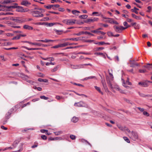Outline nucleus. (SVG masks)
Here are the masks:
<instances>
[{
  "label": "nucleus",
  "mask_w": 152,
  "mask_h": 152,
  "mask_svg": "<svg viewBox=\"0 0 152 152\" xmlns=\"http://www.w3.org/2000/svg\"><path fill=\"white\" fill-rule=\"evenodd\" d=\"M55 40H50V39H45L44 40V42H54L55 41Z\"/></svg>",
  "instance_id": "de8ad7c7"
},
{
  "label": "nucleus",
  "mask_w": 152,
  "mask_h": 152,
  "mask_svg": "<svg viewBox=\"0 0 152 152\" xmlns=\"http://www.w3.org/2000/svg\"><path fill=\"white\" fill-rule=\"evenodd\" d=\"M61 47H64L68 45V42H65L62 44H60Z\"/></svg>",
  "instance_id": "c85d7f7f"
},
{
  "label": "nucleus",
  "mask_w": 152,
  "mask_h": 152,
  "mask_svg": "<svg viewBox=\"0 0 152 152\" xmlns=\"http://www.w3.org/2000/svg\"><path fill=\"white\" fill-rule=\"evenodd\" d=\"M11 0H6L4 1L2 3V4H7L9 3H10Z\"/></svg>",
  "instance_id": "a19ab883"
},
{
  "label": "nucleus",
  "mask_w": 152,
  "mask_h": 152,
  "mask_svg": "<svg viewBox=\"0 0 152 152\" xmlns=\"http://www.w3.org/2000/svg\"><path fill=\"white\" fill-rule=\"evenodd\" d=\"M23 28L25 29H28L29 30H32L33 29L32 27L27 25H24L23 26Z\"/></svg>",
  "instance_id": "dca6fc26"
},
{
  "label": "nucleus",
  "mask_w": 152,
  "mask_h": 152,
  "mask_svg": "<svg viewBox=\"0 0 152 152\" xmlns=\"http://www.w3.org/2000/svg\"><path fill=\"white\" fill-rule=\"evenodd\" d=\"M123 25L124 26H125V27H124V28L127 27V28H128L130 27V26L128 25V23L126 21H125L124 22Z\"/></svg>",
  "instance_id": "37998d69"
},
{
  "label": "nucleus",
  "mask_w": 152,
  "mask_h": 152,
  "mask_svg": "<svg viewBox=\"0 0 152 152\" xmlns=\"http://www.w3.org/2000/svg\"><path fill=\"white\" fill-rule=\"evenodd\" d=\"M121 80H122V85L124 86L126 88H127V89L130 87L129 86H126V83H125V81L122 78H121Z\"/></svg>",
  "instance_id": "6ab92c4d"
},
{
  "label": "nucleus",
  "mask_w": 152,
  "mask_h": 152,
  "mask_svg": "<svg viewBox=\"0 0 152 152\" xmlns=\"http://www.w3.org/2000/svg\"><path fill=\"white\" fill-rule=\"evenodd\" d=\"M46 25H47L48 26L51 27L53 26L54 25H55L56 23H46Z\"/></svg>",
  "instance_id": "c9c22d12"
},
{
  "label": "nucleus",
  "mask_w": 152,
  "mask_h": 152,
  "mask_svg": "<svg viewBox=\"0 0 152 152\" xmlns=\"http://www.w3.org/2000/svg\"><path fill=\"white\" fill-rule=\"evenodd\" d=\"M38 81L40 82H44L45 83H47L48 82V80L46 79H42L41 78H39L38 80Z\"/></svg>",
  "instance_id": "412c9836"
},
{
  "label": "nucleus",
  "mask_w": 152,
  "mask_h": 152,
  "mask_svg": "<svg viewBox=\"0 0 152 152\" xmlns=\"http://www.w3.org/2000/svg\"><path fill=\"white\" fill-rule=\"evenodd\" d=\"M125 83H126V85H128L130 86L132 85V83H131L129 81V79L128 77L127 78L126 81H125Z\"/></svg>",
  "instance_id": "cd10ccee"
},
{
  "label": "nucleus",
  "mask_w": 152,
  "mask_h": 152,
  "mask_svg": "<svg viewBox=\"0 0 152 152\" xmlns=\"http://www.w3.org/2000/svg\"><path fill=\"white\" fill-rule=\"evenodd\" d=\"M76 20L74 19H69V25H72L75 23Z\"/></svg>",
  "instance_id": "ddd939ff"
},
{
  "label": "nucleus",
  "mask_w": 152,
  "mask_h": 152,
  "mask_svg": "<svg viewBox=\"0 0 152 152\" xmlns=\"http://www.w3.org/2000/svg\"><path fill=\"white\" fill-rule=\"evenodd\" d=\"M20 35H18L17 36L14 37L12 39L13 40L16 39H20Z\"/></svg>",
  "instance_id": "09e8293b"
},
{
  "label": "nucleus",
  "mask_w": 152,
  "mask_h": 152,
  "mask_svg": "<svg viewBox=\"0 0 152 152\" xmlns=\"http://www.w3.org/2000/svg\"><path fill=\"white\" fill-rule=\"evenodd\" d=\"M109 75H110V79L109 80L107 79V81L109 86L111 88H113V87L112 84L111 83V81H112L113 80V74H111L110 72H109Z\"/></svg>",
  "instance_id": "7ed1b4c3"
},
{
  "label": "nucleus",
  "mask_w": 152,
  "mask_h": 152,
  "mask_svg": "<svg viewBox=\"0 0 152 152\" xmlns=\"http://www.w3.org/2000/svg\"><path fill=\"white\" fill-rule=\"evenodd\" d=\"M74 84L75 85L77 86H79L83 87V85H82V84H77V83H74Z\"/></svg>",
  "instance_id": "69168bd1"
},
{
  "label": "nucleus",
  "mask_w": 152,
  "mask_h": 152,
  "mask_svg": "<svg viewBox=\"0 0 152 152\" xmlns=\"http://www.w3.org/2000/svg\"><path fill=\"white\" fill-rule=\"evenodd\" d=\"M32 45H34L35 46H42V44L40 43H32Z\"/></svg>",
  "instance_id": "58836bf2"
},
{
  "label": "nucleus",
  "mask_w": 152,
  "mask_h": 152,
  "mask_svg": "<svg viewBox=\"0 0 152 152\" xmlns=\"http://www.w3.org/2000/svg\"><path fill=\"white\" fill-rule=\"evenodd\" d=\"M21 77L23 80H26V81L28 80V79L30 78L28 76L24 74H22Z\"/></svg>",
  "instance_id": "a211bd4d"
},
{
  "label": "nucleus",
  "mask_w": 152,
  "mask_h": 152,
  "mask_svg": "<svg viewBox=\"0 0 152 152\" xmlns=\"http://www.w3.org/2000/svg\"><path fill=\"white\" fill-rule=\"evenodd\" d=\"M40 98L41 99H44L45 100H47L49 99L48 97H46L44 95L41 96H40Z\"/></svg>",
  "instance_id": "ea45409f"
},
{
  "label": "nucleus",
  "mask_w": 152,
  "mask_h": 152,
  "mask_svg": "<svg viewBox=\"0 0 152 152\" xmlns=\"http://www.w3.org/2000/svg\"><path fill=\"white\" fill-rule=\"evenodd\" d=\"M94 88H95V89L99 93H100L102 95L103 94V93L101 91L99 87H98L97 86H95Z\"/></svg>",
  "instance_id": "bb28decb"
},
{
  "label": "nucleus",
  "mask_w": 152,
  "mask_h": 152,
  "mask_svg": "<svg viewBox=\"0 0 152 152\" xmlns=\"http://www.w3.org/2000/svg\"><path fill=\"white\" fill-rule=\"evenodd\" d=\"M72 121L74 123L77 122L78 120V118L76 117H74L72 119Z\"/></svg>",
  "instance_id": "4be33fe9"
},
{
  "label": "nucleus",
  "mask_w": 152,
  "mask_h": 152,
  "mask_svg": "<svg viewBox=\"0 0 152 152\" xmlns=\"http://www.w3.org/2000/svg\"><path fill=\"white\" fill-rule=\"evenodd\" d=\"M98 20V18H93L91 19H87L86 20L84 21V22L88 23H89L91 22L97 21Z\"/></svg>",
  "instance_id": "0eeeda50"
},
{
  "label": "nucleus",
  "mask_w": 152,
  "mask_h": 152,
  "mask_svg": "<svg viewBox=\"0 0 152 152\" xmlns=\"http://www.w3.org/2000/svg\"><path fill=\"white\" fill-rule=\"evenodd\" d=\"M45 23H41V22H38V23H36L35 24V25H43Z\"/></svg>",
  "instance_id": "680f3d73"
},
{
  "label": "nucleus",
  "mask_w": 152,
  "mask_h": 152,
  "mask_svg": "<svg viewBox=\"0 0 152 152\" xmlns=\"http://www.w3.org/2000/svg\"><path fill=\"white\" fill-rule=\"evenodd\" d=\"M70 137L71 139L72 140H74L76 139V137L75 135H71L70 136Z\"/></svg>",
  "instance_id": "8fccbe9b"
},
{
  "label": "nucleus",
  "mask_w": 152,
  "mask_h": 152,
  "mask_svg": "<svg viewBox=\"0 0 152 152\" xmlns=\"http://www.w3.org/2000/svg\"><path fill=\"white\" fill-rule=\"evenodd\" d=\"M124 140L126 141L127 142L129 143L130 142V140L129 138L126 137H123Z\"/></svg>",
  "instance_id": "4c0bfd02"
},
{
  "label": "nucleus",
  "mask_w": 152,
  "mask_h": 152,
  "mask_svg": "<svg viewBox=\"0 0 152 152\" xmlns=\"http://www.w3.org/2000/svg\"><path fill=\"white\" fill-rule=\"evenodd\" d=\"M63 133V132L61 131H60L58 132H54V133L56 135H58L60 134H62Z\"/></svg>",
  "instance_id": "c756f323"
},
{
  "label": "nucleus",
  "mask_w": 152,
  "mask_h": 152,
  "mask_svg": "<svg viewBox=\"0 0 152 152\" xmlns=\"http://www.w3.org/2000/svg\"><path fill=\"white\" fill-rule=\"evenodd\" d=\"M39 98H36V99H33L32 100V102H35L37 101H38L39 100Z\"/></svg>",
  "instance_id": "338daca9"
},
{
  "label": "nucleus",
  "mask_w": 152,
  "mask_h": 152,
  "mask_svg": "<svg viewBox=\"0 0 152 152\" xmlns=\"http://www.w3.org/2000/svg\"><path fill=\"white\" fill-rule=\"evenodd\" d=\"M18 7V4H15L12 6H4V8H6L8 9H11V8H16L17 9V7Z\"/></svg>",
  "instance_id": "9b49d317"
},
{
  "label": "nucleus",
  "mask_w": 152,
  "mask_h": 152,
  "mask_svg": "<svg viewBox=\"0 0 152 152\" xmlns=\"http://www.w3.org/2000/svg\"><path fill=\"white\" fill-rule=\"evenodd\" d=\"M139 10V9H137L135 7H134V9H131V11L132 12H134L136 14H138V12L136 10Z\"/></svg>",
  "instance_id": "5701e85b"
},
{
  "label": "nucleus",
  "mask_w": 152,
  "mask_h": 152,
  "mask_svg": "<svg viewBox=\"0 0 152 152\" xmlns=\"http://www.w3.org/2000/svg\"><path fill=\"white\" fill-rule=\"evenodd\" d=\"M32 15L36 17H42L44 16L43 14L41 12L38 11H34L32 12Z\"/></svg>",
  "instance_id": "f03ea898"
},
{
  "label": "nucleus",
  "mask_w": 152,
  "mask_h": 152,
  "mask_svg": "<svg viewBox=\"0 0 152 152\" xmlns=\"http://www.w3.org/2000/svg\"><path fill=\"white\" fill-rule=\"evenodd\" d=\"M139 72L140 73H144L146 72L147 71L146 69H139Z\"/></svg>",
  "instance_id": "e433bc0d"
},
{
  "label": "nucleus",
  "mask_w": 152,
  "mask_h": 152,
  "mask_svg": "<svg viewBox=\"0 0 152 152\" xmlns=\"http://www.w3.org/2000/svg\"><path fill=\"white\" fill-rule=\"evenodd\" d=\"M69 21V19H65L63 20L62 22L66 25H68Z\"/></svg>",
  "instance_id": "c03bdc74"
},
{
  "label": "nucleus",
  "mask_w": 152,
  "mask_h": 152,
  "mask_svg": "<svg viewBox=\"0 0 152 152\" xmlns=\"http://www.w3.org/2000/svg\"><path fill=\"white\" fill-rule=\"evenodd\" d=\"M12 20L14 21L15 22L17 23H21L22 22V21L21 20L18 19L17 18L14 19L13 18H12Z\"/></svg>",
  "instance_id": "7c9ffc66"
},
{
  "label": "nucleus",
  "mask_w": 152,
  "mask_h": 152,
  "mask_svg": "<svg viewBox=\"0 0 152 152\" xmlns=\"http://www.w3.org/2000/svg\"><path fill=\"white\" fill-rule=\"evenodd\" d=\"M14 109H11L9 110L8 112L6 113L5 115L6 119L5 121L3 122L4 124H5L7 122V120L10 118V116L12 112L13 111Z\"/></svg>",
  "instance_id": "39448f33"
},
{
  "label": "nucleus",
  "mask_w": 152,
  "mask_h": 152,
  "mask_svg": "<svg viewBox=\"0 0 152 152\" xmlns=\"http://www.w3.org/2000/svg\"><path fill=\"white\" fill-rule=\"evenodd\" d=\"M23 11V7H22L18 6L16 9V11L19 12H22Z\"/></svg>",
  "instance_id": "f3484780"
},
{
  "label": "nucleus",
  "mask_w": 152,
  "mask_h": 152,
  "mask_svg": "<svg viewBox=\"0 0 152 152\" xmlns=\"http://www.w3.org/2000/svg\"><path fill=\"white\" fill-rule=\"evenodd\" d=\"M107 34L109 36H114V35L113 34V33H112V32H108L107 33Z\"/></svg>",
  "instance_id": "4d7b16f0"
},
{
  "label": "nucleus",
  "mask_w": 152,
  "mask_h": 152,
  "mask_svg": "<svg viewBox=\"0 0 152 152\" xmlns=\"http://www.w3.org/2000/svg\"><path fill=\"white\" fill-rule=\"evenodd\" d=\"M138 84L144 87H147L148 86V84L145 82H140L138 83Z\"/></svg>",
  "instance_id": "2eb2a0df"
},
{
  "label": "nucleus",
  "mask_w": 152,
  "mask_h": 152,
  "mask_svg": "<svg viewBox=\"0 0 152 152\" xmlns=\"http://www.w3.org/2000/svg\"><path fill=\"white\" fill-rule=\"evenodd\" d=\"M21 4L23 5L27 6L31 4V3L27 0H23L21 3Z\"/></svg>",
  "instance_id": "f8f14e48"
},
{
  "label": "nucleus",
  "mask_w": 152,
  "mask_h": 152,
  "mask_svg": "<svg viewBox=\"0 0 152 152\" xmlns=\"http://www.w3.org/2000/svg\"><path fill=\"white\" fill-rule=\"evenodd\" d=\"M72 12L73 14L75 15H77L76 14L77 13L76 10H73L72 11Z\"/></svg>",
  "instance_id": "774afa93"
},
{
  "label": "nucleus",
  "mask_w": 152,
  "mask_h": 152,
  "mask_svg": "<svg viewBox=\"0 0 152 152\" xmlns=\"http://www.w3.org/2000/svg\"><path fill=\"white\" fill-rule=\"evenodd\" d=\"M40 132L42 133H44L46 132H48V130L46 129H41L40 130Z\"/></svg>",
  "instance_id": "13d9d810"
},
{
  "label": "nucleus",
  "mask_w": 152,
  "mask_h": 152,
  "mask_svg": "<svg viewBox=\"0 0 152 152\" xmlns=\"http://www.w3.org/2000/svg\"><path fill=\"white\" fill-rule=\"evenodd\" d=\"M59 67V66L58 65L55 66L53 69H52V72H53L56 71L57 70L58 68Z\"/></svg>",
  "instance_id": "2f4dec72"
},
{
  "label": "nucleus",
  "mask_w": 152,
  "mask_h": 152,
  "mask_svg": "<svg viewBox=\"0 0 152 152\" xmlns=\"http://www.w3.org/2000/svg\"><path fill=\"white\" fill-rule=\"evenodd\" d=\"M79 17L81 19H86L88 17V15H83L79 16Z\"/></svg>",
  "instance_id": "a878e982"
},
{
  "label": "nucleus",
  "mask_w": 152,
  "mask_h": 152,
  "mask_svg": "<svg viewBox=\"0 0 152 152\" xmlns=\"http://www.w3.org/2000/svg\"><path fill=\"white\" fill-rule=\"evenodd\" d=\"M143 114L147 116H148L149 115V113L146 111H144L143 112Z\"/></svg>",
  "instance_id": "864d4df0"
},
{
  "label": "nucleus",
  "mask_w": 152,
  "mask_h": 152,
  "mask_svg": "<svg viewBox=\"0 0 152 152\" xmlns=\"http://www.w3.org/2000/svg\"><path fill=\"white\" fill-rule=\"evenodd\" d=\"M142 67L146 68L148 70H152V64L148 63L146 65H144Z\"/></svg>",
  "instance_id": "9d476101"
},
{
  "label": "nucleus",
  "mask_w": 152,
  "mask_h": 152,
  "mask_svg": "<svg viewBox=\"0 0 152 152\" xmlns=\"http://www.w3.org/2000/svg\"><path fill=\"white\" fill-rule=\"evenodd\" d=\"M132 135L131 137V138L134 140L135 141L138 139V137L137 133L135 132L132 131Z\"/></svg>",
  "instance_id": "423d86ee"
},
{
  "label": "nucleus",
  "mask_w": 152,
  "mask_h": 152,
  "mask_svg": "<svg viewBox=\"0 0 152 152\" xmlns=\"http://www.w3.org/2000/svg\"><path fill=\"white\" fill-rule=\"evenodd\" d=\"M60 47H61L60 44L57 45H56L53 47V48H56Z\"/></svg>",
  "instance_id": "5fc2aeb1"
},
{
  "label": "nucleus",
  "mask_w": 152,
  "mask_h": 152,
  "mask_svg": "<svg viewBox=\"0 0 152 152\" xmlns=\"http://www.w3.org/2000/svg\"><path fill=\"white\" fill-rule=\"evenodd\" d=\"M140 25L139 24L136 23L134 27L135 29H139L140 28Z\"/></svg>",
  "instance_id": "a18cd8bd"
},
{
  "label": "nucleus",
  "mask_w": 152,
  "mask_h": 152,
  "mask_svg": "<svg viewBox=\"0 0 152 152\" xmlns=\"http://www.w3.org/2000/svg\"><path fill=\"white\" fill-rule=\"evenodd\" d=\"M94 41V40H91V39H88L86 40L85 42H92Z\"/></svg>",
  "instance_id": "052dcab7"
},
{
  "label": "nucleus",
  "mask_w": 152,
  "mask_h": 152,
  "mask_svg": "<svg viewBox=\"0 0 152 152\" xmlns=\"http://www.w3.org/2000/svg\"><path fill=\"white\" fill-rule=\"evenodd\" d=\"M99 30L97 29L96 30L91 31V32L97 34H101L103 35H104L105 34V33L101 31H99Z\"/></svg>",
  "instance_id": "1a4fd4ad"
},
{
  "label": "nucleus",
  "mask_w": 152,
  "mask_h": 152,
  "mask_svg": "<svg viewBox=\"0 0 152 152\" xmlns=\"http://www.w3.org/2000/svg\"><path fill=\"white\" fill-rule=\"evenodd\" d=\"M29 10L28 9H23V11L22 12H26L28 11Z\"/></svg>",
  "instance_id": "0e129e2a"
},
{
  "label": "nucleus",
  "mask_w": 152,
  "mask_h": 152,
  "mask_svg": "<svg viewBox=\"0 0 152 152\" xmlns=\"http://www.w3.org/2000/svg\"><path fill=\"white\" fill-rule=\"evenodd\" d=\"M22 48L26 49L28 50H39L40 49V48H29L26 46H23Z\"/></svg>",
  "instance_id": "4468645a"
},
{
  "label": "nucleus",
  "mask_w": 152,
  "mask_h": 152,
  "mask_svg": "<svg viewBox=\"0 0 152 152\" xmlns=\"http://www.w3.org/2000/svg\"><path fill=\"white\" fill-rule=\"evenodd\" d=\"M88 78H89V79L94 78L96 79V77L95 76H92L88 77Z\"/></svg>",
  "instance_id": "e2e57ef3"
},
{
  "label": "nucleus",
  "mask_w": 152,
  "mask_h": 152,
  "mask_svg": "<svg viewBox=\"0 0 152 152\" xmlns=\"http://www.w3.org/2000/svg\"><path fill=\"white\" fill-rule=\"evenodd\" d=\"M115 31L118 33H121L122 31L127 28H124L123 26H114L113 27Z\"/></svg>",
  "instance_id": "f257e3e1"
},
{
  "label": "nucleus",
  "mask_w": 152,
  "mask_h": 152,
  "mask_svg": "<svg viewBox=\"0 0 152 152\" xmlns=\"http://www.w3.org/2000/svg\"><path fill=\"white\" fill-rule=\"evenodd\" d=\"M85 37H80L75 38H70L69 39L70 40H72L73 41H78L83 40V39L85 38Z\"/></svg>",
  "instance_id": "6e6552de"
},
{
  "label": "nucleus",
  "mask_w": 152,
  "mask_h": 152,
  "mask_svg": "<svg viewBox=\"0 0 152 152\" xmlns=\"http://www.w3.org/2000/svg\"><path fill=\"white\" fill-rule=\"evenodd\" d=\"M41 137L44 140H46L47 138L46 136L44 135H42L41 136Z\"/></svg>",
  "instance_id": "6e6d98bb"
},
{
  "label": "nucleus",
  "mask_w": 152,
  "mask_h": 152,
  "mask_svg": "<svg viewBox=\"0 0 152 152\" xmlns=\"http://www.w3.org/2000/svg\"><path fill=\"white\" fill-rule=\"evenodd\" d=\"M105 18L108 19V20H107V21L108 22L110 23L111 24H113V18Z\"/></svg>",
  "instance_id": "473e14b6"
},
{
  "label": "nucleus",
  "mask_w": 152,
  "mask_h": 152,
  "mask_svg": "<svg viewBox=\"0 0 152 152\" xmlns=\"http://www.w3.org/2000/svg\"><path fill=\"white\" fill-rule=\"evenodd\" d=\"M35 144L33 145L31 147V148H34L37 147L38 146V143L37 142H34Z\"/></svg>",
  "instance_id": "49530a36"
},
{
  "label": "nucleus",
  "mask_w": 152,
  "mask_h": 152,
  "mask_svg": "<svg viewBox=\"0 0 152 152\" xmlns=\"http://www.w3.org/2000/svg\"><path fill=\"white\" fill-rule=\"evenodd\" d=\"M27 82L29 83L30 84L32 85H35L36 83L34 81H33L32 80H27Z\"/></svg>",
  "instance_id": "b1692460"
},
{
  "label": "nucleus",
  "mask_w": 152,
  "mask_h": 152,
  "mask_svg": "<svg viewBox=\"0 0 152 152\" xmlns=\"http://www.w3.org/2000/svg\"><path fill=\"white\" fill-rule=\"evenodd\" d=\"M96 44H98L99 45H102L105 44L104 42H100L98 43H94Z\"/></svg>",
  "instance_id": "79ce46f5"
},
{
  "label": "nucleus",
  "mask_w": 152,
  "mask_h": 152,
  "mask_svg": "<svg viewBox=\"0 0 152 152\" xmlns=\"http://www.w3.org/2000/svg\"><path fill=\"white\" fill-rule=\"evenodd\" d=\"M81 141L83 143H85V142H86L87 143L88 145H90L91 146V144L87 140H85V139H82L81 140Z\"/></svg>",
  "instance_id": "f704fd0d"
},
{
  "label": "nucleus",
  "mask_w": 152,
  "mask_h": 152,
  "mask_svg": "<svg viewBox=\"0 0 152 152\" xmlns=\"http://www.w3.org/2000/svg\"><path fill=\"white\" fill-rule=\"evenodd\" d=\"M53 5H49L48 6H45V7L47 9H50L52 7H53Z\"/></svg>",
  "instance_id": "603ef678"
},
{
  "label": "nucleus",
  "mask_w": 152,
  "mask_h": 152,
  "mask_svg": "<svg viewBox=\"0 0 152 152\" xmlns=\"http://www.w3.org/2000/svg\"><path fill=\"white\" fill-rule=\"evenodd\" d=\"M56 98L58 100H59L60 99H63V97H60L59 96H56Z\"/></svg>",
  "instance_id": "bf43d9fd"
},
{
  "label": "nucleus",
  "mask_w": 152,
  "mask_h": 152,
  "mask_svg": "<svg viewBox=\"0 0 152 152\" xmlns=\"http://www.w3.org/2000/svg\"><path fill=\"white\" fill-rule=\"evenodd\" d=\"M74 106L78 107H87V105L83 101H80L78 102L75 103Z\"/></svg>",
  "instance_id": "20e7f679"
},
{
  "label": "nucleus",
  "mask_w": 152,
  "mask_h": 152,
  "mask_svg": "<svg viewBox=\"0 0 152 152\" xmlns=\"http://www.w3.org/2000/svg\"><path fill=\"white\" fill-rule=\"evenodd\" d=\"M81 68V67L78 65H72L71 68L74 69H79Z\"/></svg>",
  "instance_id": "393cba45"
},
{
  "label": "nucleus",
  "mask_w": 152,
  "mask_h": 152,
  "mask_svg": "<svg viewBox=\"0 0 152 152\" xmlns=\"http://www.w3.org/2000/svg\"><path fill=\"white\" fill-rule=\"evenodd\" d=\"M132 15L133 18H135L136 19L139 20L140 19V17L134 14H132Z\"/></svg>",
  "instance_id": "72a5a7b5"
},
{
  "label": "nucleus",
  "mask_w": 152,
  "mask_h": 152,
  "mask_svg": "<svg viewBox=\"0 0 152 152\" xmlns=\"http://www.w3.org/2000/svg\"><path fill=\"white\" fill-rule=\"evenodd\" d=\"M101 82L105 90L107 89V88L106 85V83L105 82L104 80L103 81L102 80L101 81Z\"/></svg>",
  "instance_id": "aec40b11"
},
{
  "label": "nucleus",
  "mask_w": 152,
  "mask_h": 152,
  "mask_svg": "<svg viewBox=\"0 0 152 152\" xmlns=\"http://www.w3.org/2000/svg\"><path fill=\"white\" fill-rule=\"evenodd\" d=\"M118 91H119L121 93L124 94H126L124 91L123 90L120 88H118Z\"/></svg>",
  "instance_id": "3c124183"
}]
</instances>
